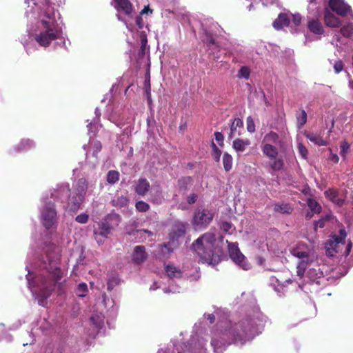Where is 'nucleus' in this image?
Segmentation results:
<instances>
[{
	"mask_svg": "<svg viewBox=\"0 0 353 353\" xmlns=\"http://www.w3.org/2000/svg\"><path fill=\"white\" fill-rule=\"evenodd\" d=\"M256 332V325L250 318L243 319L232 324L225 323L224 326L213 330L211 345L217 350L232 343L243 344L253 338Z\"/></svg>",
	"mask_w": 353,
	"mask_h": 353,
	"instance_id": "nucleus-1",
	"label": "nucleus"
},
{
	"mask_svg": "<svg viewBox=\"0 0 353 353\" xmlns=\"http://www.w3.org/2000/svg\"><path fill=\"white\" fill-rule=\"evenodd\" d=\"M61 255L58 249L48 250L45 257L43 259V268L47 270L51 276L50 280H45L42 288L40 289L37 297L39 305L45 307L47 299L52 294L56 283L61 279L63 273L59 268Z\"/></svg>",
	"mask_w": 353,
	"mask_h": 353,
	"instance_id": "nucleus-2",
	"label": "nucleus"
},
{
	"mask_svg": "<svg viewBox=\"0 0 353 353\" xmlns=\"http://www.w3.org/2000/svg\"><path fill=\"white\" fill-rule=\"evenodd\" d=\"M215 241V234L206 232L192 243V249L199 256L203 263L213 265L218 263L219 256L214 254L212 250Z\"/></svg>",
	"mask_w": 353,
	"mask_h": 353,
	"instance_id": "nucleus-3",
	"label": "nucleus"
},
{
	"mask_svg": "<svg viewBox=\"0 0 353 353\" xmlns=\"http://www.w3.org/2000/svg\"><path fill=\"white\" fill-rule=\"evenodd\" d=\"M41 23L44 30L36 34L35 40L41 46L48 47L52 41L59 38L60 31L57 30V26L53 25V22H46L42 19Z\"/></svg>",
	"mask_w": 353,
	"mask_h": 353,
	"instance_id": "nucleus-4",
	"label": "nucleus"
},
{
	"mask_svg": "<svg viewBox=\"0 0 353 353\" xmlns=\"http://www.w3.org/2000/svg\"><path fill=\"white\" fill-rule=\"evenodd\" d=\"M41 221L46 230L52 228L57 221L55 205L52 202H46L41 209Z\"/></svg>",
	"mask_w": 353,
	"mask_h": 353,
	"instance_id": "nucleus-5",
	"label": "nucleus"
},
{
	"mask_svg": "<svg viewBox=\"0 0 353 353\" xmlns=\"http://www.w3.org/2000/svg\"><path fill=\"white\" fill-rule=\"evenodd\" d=\"M214 214L208 209L198 210L195 212L192 223L198 228H205L212 221Z\"/></svg>",
	"mask_w": 353,
	"mask_h": 353,
	"instance_id": "nucleus-6",
	"label": "nucleus"
},
{
	"mask_svg": "<svg viewBox=\"0 0 353 353\" xmlns=\"http://www.w3.org/2000/svg\"><path fill=\"white\" fill-rule=\"evenodd\" d=\"M228 244V250L230 258L236 262L239 266L242 267L243 269L247 270V264L245 263L244 255L241 252L237 243H230L226 241Z\"/></svg>",
	"mask_w": 353,
	"mask_h": 353,
	"instance_id": "nucleus-7",
	"label": "nucleus"
},
{
	"mask_svg": "<svg viewBox=\"0 0 353 353\" xmlns=\"http://www.w3.org/2000/svg\"><path fill=\"white\" fill-rule=\"evenodd\" d=\"M328 6L338 15L347 16L351 12V7L344 0H329Z\"/></svg>",
	"mask_w": 353,
	"mask_h": 353,
	"instance_id": "nucleus-8",
	"label": "nucleus"
},
{
	"mask_svg": "<svg viewBox=\"0 0 353 353\" xmlns=\"http://www.w3.org/2000/svg\"><path fill=\"white\" fill-rule=\"evenodd\" d=\"M188 224L180 221H176L168 234L169 243H174L179 239L185 235Z\"/></svg>",
	"mask_w": 353,
	"mask_h": 353,
	"instance_id": "nucleus-9",
	"label": "nucleus"
},
{
	"mask_svg": "<svg viewBox=\"0 0 353 353\" xmlns=\"http://www.w3.org/2000/svg\"><path fill=\"white\" fill-rule=\"evenodd\" d=\"M148 259V254L143 245H137L134 248L131 256V260L134 264L141 265Z\"/></svg>",
	"mask_w": 353,
	"mask_h": 353,
	"instance_id": "nucleus-10",
	"label": "nucleus"
},
{
	"mask_svg": "<svg viewBox=\"0 0 353 353\" xmlns=\"http://www.w3.org/2000/svg\"><path fill=\"white\" fill-rule=\"evenodd\" d=\"M84 201V197L71 192L68 199L67 209L72 212H77Z\"/></svg>",
	"mask_w": 353,
	"mask_h": 353,
	"instance_id": "nucleus-11",
	"label": "nucleus"
},
{
	"mask_svg": "<svg viewBox=\"0 0 353 353\" xmlns=\"http://www.w3.org/2000/svg\"><path fill=\"white\" fill-rule=\"evenodd\" d=\"M304 135L311 142L319 146H326L329 145V135L325 139L320 134L310 132H305Z\"/></svg>",
	"mask_w": 353,
	"mask_h": 353,
	"instance_id": "nucleus-12",
	"label": "nucleus"
},
{
	"mask_svg": "<svg viewBox=\"0 0 353 353\" xmlns=\"http://www.w3.org/2000/svg\"><path fill=\"white\" fill-rule=\"evenodd\" d=\"M150 188L149 181L145 178H140L137 181L134 191L139 196H144L149 192Z\"/></svg>",
	"mask_w": 353,
	"mask_h": 353,
	"instance_id": "nucleus-13",
	"label": "nucleus"
},
{
	"mask_svg": "<svg viewBox=\"0 0 353 353\" xmlns=\"http://www.w3.org/2000/svg\"><path fill=\"white\" fill-rule=\"evenodd\" d=\"M88 183L85 179H79L73 186V190L72 192L85 197L88 190Z\"/></svg>",
	"mask_w": 353,
	"mask_h": 353,
	"instance_id": "nucleus-14",
	"label": "nucleus"
},
{
	"mask_svg": "<svg viewBox=\"0 0 353 353\" xmlns=\"http://www.w3.org/2000/svg\"><path fill=\"white\" fill-rule=\"evenodd\" d=\"M290 18L286 13H280L273 22V27L279 30L290 25Z\"/></svg>",
	"mask_w": 353,
	"mask_h": 353,
	"instance_id": "nucleus-15",
	"label": "nucleus"
},
{
	"mask_svg": "<svg viewBox=\"0 0 353 353\" xmlns=\"http://www.w3.org/2000/svg\"><path fill=\"white\" fill-rule=\"evenodd\" d=\"M324 21L325 25L330 28H338L341 26V21L329 10L325 12Z\"/></svg>",
	"mask_w": 353,
	"mask_h": 353,
	"instance_id": "nucleus-16",
	"label": "nucleus"
},
{
	"mask_svg": "<svg viewBox=\"0 0 353 353\" xmlns=\"http://www.w3.org/2000/svg\"><path fill=\"white\" fill-rule=\"evenodd\" d=\"M307 28L315 34H323L324 33V28L317 19H310L307 22Z\"/></svg>",
	"mask_w": 353,
	"mask_h": 353,
	"instance_id": "nucleus-17",
	"label": "nucleus"
},
{
	"mask_svg": "<svg viewBox=\"0 0 353 353\" xmlns=\"http://www.w3.org/2000/svg\"><path fill=\"white\" fill-rule=\"evenodd\" d=\"M114 8L118 10H122L126 15L132 12V4L129 0H114Z\"/></svg>",
	"mask_w": 353,
	"mask_h": 353,
	"instance_id": "nucleus-18",
	"label": "nucleus"
},
{
	"mask_svg": "<svg viewBox=\"0 0 353 353\" xmlns=\"http://www.w3.org/2000/svg\"><path fill=\"white\" fill-rule=\"evenodd\" d=\"M202 41L206 50L219 45L216 41L214 35L206 30H204V36L202 39Z\"/></svg>",
	"mask_w": 353,
	"mask_h": 353,
	"instance_id": "nucleus-19",
	"label": "nucleus"
},
{
	"mask_svg": "<svg viewBox=\"0 0 353 353\" xmlns=\"http://www.w3.org/2000/svg\"><path fill=\"white\" fill-rule=\"evenodd\" d=\"M261 150L263 154L270 159H276L278 157V149L272 144L263 143Z\"/></svg>",
	"mask_w": 353,
	"mask_h": 353,
	"instance_id": "nucleus-20",
	"label": "nucleus"
},
{
	"mask_svg": "<svg viewBox=\"0 0 353 353\" xmlns=\"http://www.w3.org/2000/svg\"><path fill=\"white\" fill-rule=\"evenodd\" d=\"M250 145L249 139H241L237 138L233 141L232 148L238 153L243 152L246 147Z\"/></svg>",
	"mask_w": 353,
	"mask_h": 353,
	"instance_id": "nucleus-21",
	"label": "nucleus"
},
{
	"mask_svg": "<svg viewBox=\"0 0 353 353\" xmlns=\"http://www.w3.org/2000/svg\"><path fill=\"white\" fill-rule=\"evenodd\" d=\"M325 196L332 202L338 205L343 203V200L339 198V191L334 188H329L324 192Z\"/></svg>",
	"mask_w": 353,
	"mask_h": 353,
	"instance_id": "nucleus-22",
	"label": "nucleus"
},
{
	"mask_svg": "<svg viewBox=\"0 0 353 353\" xmlns=\"http://www.w3.org/2000/svg\"><path fill=\"white\" fill-rule=\"evenodd\" d=\"M339 244L337 241L332 239L327 241L325 243L326 254L328 256H334L335 254L339 252Z\"/></svg>",
	"mask_w": 353,
	"mask_h": 353,
	"instance_id": "nucleus-23",
	"label": "nucleus"
},
{
	"mask_svg": "<svg viewBox=\"0 0 353 353\" xmlns=\"http://www.w3.org/2000/svg\"><path fill=\"white\" fill-rule=\"evenodd\" d=\"M206 52L209 59H211L215 61H219L223 54L220 45L210 48V50H206Z\"/></svg>",
	"mask_w": 353,
	"mask_h": 353,
	"instance_id": "nucleus-24",
	"label": "nucleus"
},
{
	"mask_svg": "<svg viewBox=\"0 0 353 353\" xmlns=\"http://www.w3.org/2000/svg\"><path fill=\"white\" fill-rule=\"evenodd\" d=\"M140 41L141 47L138 52V57L139 59L143 58L145 54V50L148 44V38L145 32L141 31L140 32Z\"/></svg>",
	"mask_w": 353,
	"mask_h": 353,
	"instance_id": "nucleus-25",
	"label": "nucleus"
},
{
	"mask_svg": "<svg viewBox=\"0 0 353 353\" xmlns=\"http://www.w3.org/2000/svg\"><path fill=\"white\" fill-rule=\"evenodd\" d=\"M165 272L170 279L181 277V271L172 265H166L165 267Z\"/></svg>",
	"mask_w": 353,
	"mask_h": 353,
	"instance_id": "nucleus-26",
	"label": "nucleus"
},
{
	"mask_svg": "<svg viewBox=\"0 0 353 353\" xmlns=\"http://www.w3.org/2000/svg\"><path fill=\"white\" fill-rule=\"evenodd\" d=\"M296 119L298 128H302L307 122V113L303 108L296 112Z\"/></svg>",
	"mask_w": 353,
	"mask_h": 353,
	"instance_id": "nucleus-27",
	"label": "nucleus"
},
{
	"mask_svg": "<svg viewBox=\"0 0 353 353\" xmlns=\"http://www.w3.org/2000/svg\"><path fill=\"white\" fill-rule=\"evenodd\" d=\"M44 16L48 19H45L46 22H53L54 26H57V23L55 19L54 9L52 6L48 5L44 10Z\"/></svg>",
	"mask_w": 353,
	"mask_h": 353,
	"instance_id": "nucleus-28",
	"label": "nucleus"
},
{
	"mask_svg": "<svg viewBox=\"0 0 353 353\" xmlns=\"http://www.w3.org/2000/svg\"><path fill=\"white\" fill-rule=\"evenodd\" d=\"M129 203V199L127 196H118L111 201L113 206L117 208H123L127 206Z\"/></svg>",
	"mask_w": 353,
	"mask_h": 353,
	"instance_id": "nucleus-29",
	"label": "nucleus"
},
{
	"mask_svg": "<svg viewBox=\"0 0 353 353\" xmlns=\"http://www.w3.org/2000/svg\"><path fill=\"white\" fill-rule=\"evenodd\" d=\"M243 121L239 118V117H236L234 119L233 121L232 122L231 125H230V132L228 135V138L229 139H232L234 134V133L236 132V130L238 128H243Z\"/></svg>",
	"mask_w": 353,
	"mask_h": 353,
	"instance_id": "nucleus-30",
	"label": "nucleus"
},
{
	"mask_svg": "<svg viewBox=\"0 0 353 353\" xmlns=\"http://www.w3.org/2000/svg\"><path fill=\"white\" fill-rule=\"evenodd\" d=\"M269 165L273 171H280L284 166V161L282 158H276L270 159Z\"/></svg>",
	"mask_w": 353,
	"mask_h": 353,
	"instance_id": "nucleus-31",
	"label": "nucleus"
},
{
	"mask_svg": "<svg viewBox=\"0 0 353 353\" xmlns=\"http://www.w3.org/2000/svg\"><path fill=\"white\" fill-rule=\"evenodd\" d=\"M143 89L146 93L147 99L148 101V103H150L152 101L151 99V85H150V71L148 70L145 74V78L144 81V85H143Z\"/></svg>",
	"mask_w": 353,
	"mask_h": 353,
	"instance_id": "nucleus-32",
	"label": "nucleus"
},
{
	"mask_svg": "<svg viewBox=\"0 0 353 353\" xmlns=\"http://www.w3.org/2000/svg\"><path fill=\"white\" fill-rule=\"evenodd\" d=\"M279 139V134L274 132L270 131L269 133L266 134L263 139V143H277Z\"/></svg>",
	"mask_w": 353,
	"mask_h": 353,
	"instance_id": "nucleus-33",
	"label": "nucleus"
},
{
	"mask_svg": "<svg viewBox=\"0 0 353 353\" xmlns=\"http://www.w3.org/2000/svg\"><path fill=\"white\" fill-rule=\"evenodd\" d=\"M34 146V143L30 139H23L17 145V149L18 151H28Z\"/></svg>",
	"mask_w": 353,
	"mask_h": 353,
	"instance_id": "nucleus-34",
	"label": "nucleus"
},
{
	"mask_svg": "<svg viewBox=\"0 0 353 353\" xmlns=\"http://www.w3.org/2000/svg\"><path fill=\"white\" fill-rule=\"evenodd\" d=\"M174 243H163L159 245V252L163 256H168L172 252L173 249L170 248L171 244Z\"/></svg>",
	"mask_w": 353,
	"mask_h": 353,
	"instance_id": "nucleus-35",
	"label": "nucleus"
},
{
	"mask_svg": "<svg viewBox=\"0 0 353 353\" xmlns=\"http://www.w3.org/2000/svg\"><path fill=\"white\" fill-rule=\"evenodd\" d=\"M232 157L228 152H225L223 155V165L225 172H229L232 168Z\"/></svg>",
	"mask_w": 353,
	"mask_h": 353,
	"instance_id": "nucleus-36",
	"label": "nucleus"
},
{
	"mask_svg": "<svg viewBox=\"0 0 353 353\" xmlns=\"http://www.w3.org/2000/svg\"><path fill=\"white\" fill-rule=\"evenodd\" d=\"M274 211L283 214H290L292 208L287 203H276L274 205Z\"/></svg>",
	"mask_w": 353,
	"mask_h": 353,
	"instance_id": "nucleus-37",
	"label": "nucleus"
},
{
	"mask_svg": "<svg viewBox=\"0 0 353 353\" xmlns=\"http://www.w3.org/2000/svg\"><path fill=\"white\" fill-rule=\"evenodd\" d=\"M307 203L313 213L319 214L321 212V206L315 199L311 198L308 199Z\"/></svg>",
	"mask_w": 353,
	"mask_h": 353,
	"instance_id": "nucleus-38",
	"label": "nucleus"
},
{
	"mask_svg": "<svg viewBox=\"0 0 353 353\" xmlns=\"http://www.w3.org/2000/svg\"><path fill=\"white\" fill-rule=\"evenodd\" d=\"M346 236L347 233L345 228H341L339 230V234L333 236V241H337L338 244L341 243L344 245L345 243Z\"/></svg>",
	"mask_w": 353,
	"mask_h": 353,
	"instance_id": "nucleus-39",
	"label": "nucleus"
},
{
	"mask_svg": "<svg viewBox=\"0 0 353 353\" xmlns=\"http://www.w3.org/2000/svg\"><path fill=\"white\" fill-rule=\"evenodd\" d=\"M119 179V172L117 170H110L107 174V181L114 184Z\"/></svg>",
	"mask_w": 353,
	"mask_h": 353,
	"instance_id": "nucleus-40",
	"label": "nucleus"
},
{
	"mask_svg": "<svg viewBox=\"0 0 353 353\" xmlns=\"http://www.w3.org/2000/svg\"><path fill=\"white\" fill-rule=\"evenodd\" d=\"M341 34L347 38L350 37L353 34V23H349L341 28Z\"/></svg>",
	"mask_w": 353,
	"mask_h": 353,
	"instance_id": "nucleus-41",
	"label": "nucleus"
},
{
	"mask_svg": "<svg viewBox=\"0 0 353 353\" xmlns=\"http://www.w3.org/2000/svg\"><path fill=\"white\" fill-rule=\"evenodd\" d=\"M162 199H163V197L161 195V190L159 189V190H157L154 193H152V192L150 193V198L149 200L152 203L160 204V203H161Z\"/></svg>",
	"mask_w": 353,
	"mask_h": 353,
	"instance_id": "nucleus-42",
	"label": "nucleus"
},
{
	"mask_svg": "<svg viewBox=\"0 0 353 353\" xmlns=\"http://www.w3.org/2000/svg\"><path fill=\"white\" fill-rule=\"evenodd\" d=\"M211 147L212 148V158L214 159V161L216 162H219L220 158H221V156L222 154L221 150L218 148L216 145L213 141H212Z\"/></svg>",
	"mask_w": 353,
	"mask_h": 353,
	"instance_id": "nucleus-43",
	"label": "nucleus"
},
{
	"mask_svg": "<svg viewBox=\"0 0 353 353\" xmlns=\"http://www.w3.org/2000/svg\"><path fill=\"white\" fill-rule=\"evenodd\" d=\"M136 210L140 212H148L150 207L148 203L143 201H139L135 203Z\"/></svg>",
	"mask_w": 353,
	"mask_h": 353,
	"instance_id": "nucleus-44",
	"label": "nucleus"
},
{
	"mask_svg": "<svg viewBox=\"0 0 353 353\" xmlns=\"http://www.w3.org/2000/svg\"><path fill=\"white\" fill-rule=\"evenodd\" d=\"M88 291L87 284L85 283H81L78 285L76 294L78 296L84 297L86 296V294Z\"/></svg>",
	"mask_w": 353,
	"mask_h": 353,
	"instance_id": "nucleus-45",
	"label": "nucleus"
},
{
	"mask_svg": "<svg viewBox=\"0 0 353 353\" xmlns=\"http://www.w3.org/2000/svg\"><path fill=\"white\" fill-rule=\"evenodd\" d=\"M291 253L292 254V255L299 259H305L309 256L308 252L301 250L299 247L294 248L292 250Z\"/></svg>",
	"mask_w": 353,
	"mask_h": 353,
	"instance_id": "nucleus-46",
	"label": "nucleus"
},
{
	"mask_svg": "<svg viewBox=\"0 0 353 353\" xmlns=\"http://www.w3.org/2000/svg\"><path fill=\"white\" fill-rule=\"evenodd\" d=\"M330 216L329 215H326L323 217H321L318 221H314V230H317L318 228H323L325 227L326 221H329Z\"/></svg>",
	"mask_w": 353,
	"mask_h": 353,
	"instance_id": "nucleus-47",
	"label": "nucleus"
},
{
	"mask_svg": "<svg viewBox=\"0 0 353 353\" xmlns=\"http://www.w3.org/2000/svg\"><path fill=\"white\" fill-rule=\"evenodd\" d=\"M307 263L304 261H300L296 266V274L300 279L303 278L306 270Z\"/></svg>",
	"mask_w": 353,
	"mask_h": 353,
	"instance_id": "nucleus-48",
	"label": "nucleus"
},
{
	"mask_svg": "<svg viewBox=\"0 0 353 353\" xmlns=\"http://www.w3.org/2000/svg\"><path fill=\"white\" fill-rule=\"evenodd\" d=\"M250 74V70L247 66H243L240 68L238 72L237 77L239 78H244L245 79H249Z\"/></svg>",
	"mask_w": 353,
	"mask_h": 353,
	"instance_id": "nucleus-49",
	"label": "nucleus"
},
{
	"mask_svg": "<svg viewBox=\"0 0 353 353\" xmlns=\"http://www.w3.org/2000/svg\"><path fill=\"white\" fill-rule=\"evenodd\" d=\"M246 124H247V130L250 132L253 133L255 132V124L254 119L251 116H248L246 119Z\"/></svg>",
	"mask_w": 353,
	"mask_h": 353,
	"instance_id": "nucleus-50",
	"label": "nucleus"
},
{
	"mask_svg": "<svg viewBox=\"0 0 353 353\" xmlns=\"http://www.w3.org/2000/svg\"><path fill=\"white\" fill-rule=\"evenodd\" d=\"M307 276L310 278V281L313 283H316L318 284L320 283V281H319V279H321V276L318 278H315L314 275H317L316 270L314 269H310L307 273Z\"/></svg>",
	"mask_w": 353,
	"mask_h": 353,
	"instance_id": "nucleus-51",
	"label": "nucleus"
},
{
	"mask_svg": "<svg viewBox=\"0 0 353 353\" xmlns=\"http://www.w3.org/2000/svg\"><path fill=\"white\" fill-rule=\"evenodd\" d=\"M110 227L106 223H102L100 225V234L106 236L110 232Z\"/></svg>",
	"mask_w": 353,
	"mask_h": 353,
	"instance_id": "nucleus-52",
	"label": "nucleus"
},
{
	"mask_svg": "<svg viewBox=\"0 0 353 353\" xmlns=\"http://www.w3.org/2000/svg\"><path fill=\"white\" fill-rule=\"evenodd\" d=\"M298 150L301 156L303 159H306L307 158V149L306 147L301 143H298Z\"/></svg>",
	"mask_w": 353,
	"mask_h": 353,
	"instance_id": "nucleus-53",
	"label": "nucleus"
},
{
	"mask_svg": "<svg viewBox=\"0 0 353 353\" xmlns=\"http://www.w3.org/2000/svg\"><path fill=\"white\" fill-rule=\"evenodd\" d=\"M232 224L228 221L222 222L220 225V228L225 233L232 234L230 230L232 228Z\"/></svg>",
	"mask_w": 353,
	"mask_h": 353,
	"instance_id": "nucleus-54",
	"label": "nucleus"
},
{
	"mask_svg": "<svg viewBox=\"0 0 353 353\" xmlns=\"http://www.w3.org/2000/svg\"><path fill=\"white\" fill-rule=\"evenodd\" d=\"M89 216L87 214L83 213L76 216L75 220L79 223H86L88 221Z\"/></svg>",
	"mask_w": 353,
	"mask_h": 353,
	"instance_id": "nucleus-55",
	"label": "nucleus"
},
{
	"mask_svg": "<svg viewBox=\"0 0 353 353\" xmlns=\"http://www.w3.org/2000/svg\"><path fill=\"white\" fill-rule=\"evenodd\" d=\"M102 149V144L99 141L93 142V154L97 155Z\"/></svg>",
	"mask_w": 353,
	"mask_h": 353,
	"instance_id": "nucleus-56",
	"label": "nucleus"
},
{
	"mask_svg": "<svg viewBox=\"0 0 353 353\" xmlns=\"http://www.w3.org/2000/svg\"><path fill=\"white\" fill-rule=\"evenodd\" d=\"M344 64L341 60H339L334 64V69L336 74L341 72L343 70Z\"/></svg>",
	"mask_w": 353,
	"mask_h": 353,
	"instance_id": "nucleus-57",
	"label": "nucleus"
},
{
	"mask_svg": "<svg viewBox=\"0 0 353 353\" xmlns=\"http://www.w3.org/2000/svg\"><path fill=\"white\" fill-rule=\"evenodd\" d=\"M301 19H302V17L300 14L297 13V14H292V23H294V25L295 26H298L301 24Z\"/></svg>",
	"mask_w": 353,
	"mask_h": 353,
	"instance_id": "nucleus-58",
	"label": "nucleus"
},
{
	"mask_svg": "<svg viewBox=\"0 0 353 353\" xmlns=\"http://www.w3.org/2000/svg\"><path fill=\"white\" fill-rule=\"evenodd\" d=\"M68 192H70V189L69 188V185H68L66 186L61 187L59 190H58L57 191L52 193V195L53 196H57V194H63V193Z\"/></svg>",
	"mask_w": 353,
	"mask_h": 353,
	"instance_id": "nucleus-59",
	"label": "nucleus"
},
{
	"mask_svg": "<svg viewBox=\"0 0 353 353\" xmlns=\"http://www.w3.org/2000/svg\"><path fill=\"white\" fill-rule=\"evenodd\" d=\"M214 137L216 141L219 143L220 145H223L224 137L221 132H216L214 133Z\"/></svg>",
	"mask_w": 353,
	"mask_h": 353,
	"instance_id": "nucleus-60",
	"label": "nucleus"
},
{
	"mask_svg": "<svg viewBox=\"0 0 353 353\" xmlns=\"http://www.w3.org/2000/svg\"><path fill=\"white\" fill-rule=\"evenodd\" d=\"M196 199H197V194H194V193H192L191 194H190L188 198H187V202L189 203V204H193L196 202Z\"/></svg>",
	"mask_w": 353,
	"mask_h": 353,
	"instance_id": "nucleus-61",
	"label": "nucleus"
},
{
	"mask_svg": "<svg viewBox=\"0 0 353 353\" xmlns=\"http://www.w3.org/2000/svg\"><path fill=\"white\" fill-rule=\"evenodd\" d=\"M135 22L139 29H141L143 28V19H142V17L141 14H139V16H137Z\"/></svg>",
	"mask_w": 353,
	"mask_h": 353,
	"instance_id": "nucleus-62",
	"label": "nucleus"
},
{
	"mask_svg": "<svg viewBox=\"0 0 353 353\" xmlns=\"http://www.w3.org/2000/svg\"><path fill=\"white\" fill-rule=\"evenodd\" d=\"M349 145L347 142L344 141V142H342L341 144V153H343L345 154L347 150L349 149Z\"/></svg>",
	"mask_w": 353,
	"mask_h": 353,
	"instance_id": "nucleus-63",
	"label": "nucleus"
},
{
	"mask_svg": "<svg viewBox=\"0 0 353 353\" xmlns=\"http://www.w3.org/2000/svg\"><path fill=\"white\" fill-rule=\"evenodd\" d=\"M152 13L153 10L150 9L149 5L144 7V8L140 12L141 15H143L148 13Z\"/></svg>",
	"mask_w": 353,
	"mask_h": 353,
	"instance_id": "nucleus-64",
	"label": "nucleus"
}]
</instances>
